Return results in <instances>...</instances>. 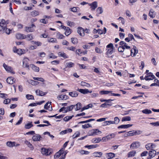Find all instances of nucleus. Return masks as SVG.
I'll return each instance as SVG.
<instances>
[{"mask_svg": "<svg viewBox=\"0 0 159 159\" xmlns=\"http://www.w3.org/2000/svg\"><path fill=\"white\" fill-rule=\"evenodd\" d=\"M67 153L66 151H65V150H60L55 155L54 157L55 158H57L60 157L59 159H64L65 158Z\"/></svg>", "mask_w": 159, "mask_h": 159, "instance_id": "1", "label": "nucleus"}, {"mask_svg": "<svg viewBox=\"0 0 159 159\" xmlns=\"http://www.w3.org/2000/svg\"><path fill=\"white\" fill-rule=\"evenodd\" d=\"M36 26L34 24H32L30 27H25V31L27 32H32L34 31Z\"/></svg>", "mask_w": 159, "mask_h": 159, "instance_id": "2", "label": "nucleus"}, {"mask_svg": "<svg viewBox=\"0 0 159 159\" xmlns=\"http://www.w3.org/2000/svg\"><path fill=\"white\" fill-rule=\"evenodd\" d=\"M140 145L141 143L139 142L136 141L133 142L131 144L130 148H131L137 149L139 148Z\"/></svg>", "mask_w": 159, "mask_h": 159, "instance_id": "3", "label": "nucleus"}, {"mask_svg": "<svg viewBox=\"0 0 159 159\" xmlns=\"http://www.w3.org/2000/svg\"><path fill=\"white\" fill-rule=\"evenodd\" d=\"M133 47V48L131 50L130 49V51L131 52V56L132 57H134L138 53V50L135 46L134 45Z\"/></svg>", "mask_w": 159, "mask_h": 159, "instance_id": "4", "label": "nucleus"}, {"mask_svg": "<svg viewBox=\"0 0 159 159\" xmlns=\"http://www.w3.org/2000/svg\"><path fill=\"white\" fill-rule=\"evenodd\" d=\"M3 66L7 71L12 74L15 73V72L13 71V69L11 66H7L5 63L3 64Z\"/></svg>", "mask_w": 159, "mask_h": 159, "instance_id": "5", "label": "nucleus"}, {"mask_svg": "<svg viewBox=\"0 0 159 159\" xmlns=\"http://www.w3.org/2000/svg\"><path fill=\"white\" fill-rule=\"evenodd\" d=\"M147 75L144 78V79L146 80H153L155 78V76L151 72L148 73Z\"/></svg>", "mask_w": 159, "mask_h": 159, "instance_id": "6", "label": "nucleus"}, {"mask_svg": "<svg viewBox=\"0 0 159 159\" xmlns=\"http://www.w3.org/2000/svg\"><path fill=\"white\" fill-rule=\"evenodd\" d=\"M29 60L27 58H25L23 60V66L24 67L27 68L29 70V66L28 65V62Z\"/></svg>", "mask_w": 159, "mask_h": 159, "instance_id": "7", "label": "nucleus"}, {"mask_svg": "<svg viewBox=\"0 0 159 159\" xmlns=\"http://www.w3.org/2000/svg\"><path fill=\"white\" fill-rule=\"evenodd\" d=\"M41 152L43 155L48 156L51 154L52 151V150H41Z\"/></svg>", "mask_w": 159, "mask_h": 159, "instance_id": "8", "label": "nucleus"}, {"mask_svg": "<svg viewBox=\"0 0 159 159\" xmlns=\"http://www.w3.org/2000/svg\"><path fill=\"white\" fill-rule=\"evenodd\" d=\"M7 23L5 20L2 19L0 22V26L1 27L3 30H5L7 27Z\"/></svg>", "mask_w": 159, "mask_h": 159, "instance_id": "9", "label": "nucleus"}, {"mask_svg": "<svg viewBox=\"0 0 159 159\" xmlns=\"http://www.w3.org/2000/svg\"><path fill=\"white\" fill-rule=\"evenodd\" d=\"M7 145L10 148H12L14 146H17L20 145L19 144L16 143L15 142H12L11 141H8L6 143Z\"/></svg>", "mask_w": 159, "mask_h": 159, "instance_id": "10", "label": "nucleus"}, {"mask_svg": "<svg viewBox=\"0 0 159 159\" xmlns=\"http://www.w3.org/2000/svg\"><path fill=\"white\" fill-rule=\"evenodd\" d=\"M89 5L91 6L92 11L94 10L98 7V2L96 1H94L91 3H89Z\"/></svg>", "mask_w": 159, "mask_h": 159, "instance_id": "11", "label": "nucleus"}, {"mask_svg": "<svg viewBox=\"0 0 159 159\" xmlns=\"http://www.w3.org/2000/svg\"><path fill=\"white\" fill-rule=\"evenodd\" d=\"M77 91L80 92L84 94H86L88 93H91L92 92V91H89L88 89H78L77 90Z\"/></svg>", "mask_w": 159, "mask_h": 159, "instance_id": "12", "label": "nucleus"}, {"mask_svg": "<svg viewBox=\"0 0 159 159\" xmlns=\"http://www.w3.org/2000/svg\"><path fill=\"white\" fill-rule=\"evenodd\" d=\"M122 46L123 47L124 49L125 50V52H126L127 54L129 55V53L130 48L129 46L127 45L126 43H125L123 45H122Z\"/></svg>", "mask_w": 159, "mask_h": 159, "instance_id": "13", "label": "nucleus"}, {"mask_svg": "<svg viewBox=\"0 0 159 159\" xmlns=\"http://www.w3.org/2000/svg\"><path fill=\"white\" fill-rule=\"evenodd\" d=\"M77 32L81 36H84L85 35L84 30L82 27H78Z\"/></svg>", "mask_w": 159, "mask_h": 159, "instance_id": "14", "label": "nucleus"}, {"mask_svg": "<svg viewBox=\"0 0 159 159\" xmlns=\"http://www.w3.org/2000/svg\"><path fill=\"white\" fill-rule=\"evenodd\" d=\"M42 138L40 135L39 134H36L33 136L32 138L33 140L34 141H39Z\"/></svg>", "mask_w": 159, "mask_h": 159, "instance_id": "15", "label": "nucleus"}, {"mask_svg": "<svg viewBox=\"0 0 159 159\" xmlns=\"http://www.w3.org/2000/svg\"><path fill=\"white\" fill-rule=\"evenodd\" d=\"M16 49V51H15L14 49L13 50V52H14L17 53L19 55H21L22 54H24L25 53V50L22 49Z\"/></svg>", "mask_w": 159, "mask_h": 159, "instance_id": "16", "label": "nucleus"}, {"mask_svg": "<svg viewBox=\"0 0 159 159\" xmlns=\"http://www.w3.org/2000/svg\"><path fill=\"white\" fill-rule=\"evenodd\" d=\"M145 147L146 149H153L156 148V145L152 143H148L146 145Z\"/></svg>", "mask_w": 159, "mask_h": 159, "instance_id": "17", "label": "nucleus"}, {"mask_svg": "<svg viewBox=\"0 0 159 159\" xmlns=\"http://www.w3.org/2000/svg\"><path fill=\"white\" fill-rule=\"evenodd\" d=\"M51 105V102H48L46 103L44 106V109L48 110L50 111H51L52 110V107H51L50 108V106Z\"/></svg>", "mask_w": 159, "mask_h": 159, "instance_id": "18", "label": "nucleus"}, {"mask_svg": "<svg viewBox=\"0 0 159 159\" xmlns=\"http://www.w3.org/2000/svg\"><path fill=\"white\" fill-rule=\"evenodd\" d=\"M7 82L10 84H12L15 82V79L12 77H8L6 80Z\"/></svg>", "mask_w": 159, "mask_h": 159, "instance_id": "19", "label": "nucleus"}, {"mask_svg": "<svg viewBox=\"0 0 159 159\" xmlns=\"http://www.w3.org/2000/svg\"><path fill=\"white\" fill-rule=\"evenodd\" d=\"M75 106H74V105H71L66 107H65V112L64 113H65L68 111H71L75 107Z\"/></svg>", "mask_w": 159, "mask_h": 159, "instance_id": "20", "label": "nucleus"}, {"mask_svg": "<svg viewBox=\"0 0 159 159\" xmlns=\"http://www.w3.org/2000/svg\"><path fill=\"white\" fill-rule=\"evenodd\" d=\"M77 152L81 155H88L90 152L84 150H79Z\"/></svg>", "mask_w": 159, "mask_h": 159, "instance_id": "21", "label": "nucleus"}, {"mask_svg": "<svg viewBox=\"0 0 159 159\" xmlns=\"http://www.w3.org/2000/svg\"><path fill=\"white\" fill-rule=\"evenodd\" d=\"M25 39H26L28 41H30L34 39L33 35L32 34H28L27 35H25Z\"/></svg>", "mask_w": 159, "mask_h": 159, "instance_id": "22", "label": "nucleus"}, {"mask_svg": "<svg viewBox=\"0 0 159 159\" xmlns=\"http://www.w3.org/2000/svg\"><path fill=\"white\" fill-rule=\"evenodd\" d=\"M132 125L127 124L124 125L119 126L118 127V129H126L132 126Z\"/></svg>", "mask_w": 159, "mask_h": 159, "instance_id": "23", "label": "nucleus"}, {"mask_svg": "<svg viewBox=\"0 0 159 159\" xmlns=\"http://www.w3.org/2000/svg\"><path fill=\"white\" fill-rule=\"evenodd\" d=\"M59 56L63 57L64 59L67 58L68 57V56L63 52H60L58 53Z\"/></svg>", "mask_w": 159, "mask_h": 159, "instance_id": "24", "label": "nucleus"}, {"mask_svg": "<svg viewBox=\"0 0 159 159\" xmlns=\"http://www.w3.org/2000/svg\"><path fill=\"white\" fill-rule=\"evenodd\" d=\"M149 16L151 18H154L155 17V12L153 9H151L150 10L149 13Z\"/></svg>", "mask_w": 159, "mask_h": 159, "instance_id": "25", "label": "nucleus"}, {"mask_svg": "<svg viewBox=\"0 0 159 159\" xmlns=\"http://www.w3.org/2000/svg\"><path fill=\"white\" fill-rule=\"evenodd\" d=\"M25 35L20 33H17L16 34V37L18 39H25Z\"/></svg>", "mask_w": 159, "mask_h": 159, "instance_id": "26", "label": "nucleus"}, {"mask_svg": "<svg viewBox=\"0 0 159 159\" xmlns=\"http://www.w3.org/2000/svg\"><path fill=\"white\" fill-rule=\"evenodd\" d=\"M57 98L59 100H65L67 99L68 96L66 95H61L58 96Z\"/></svg>", "mask_w": 159, "mask_h": 159, "instance_id": "27", "label": "nucleus"}, {"mask_svg": "<svg viewBox=\"0 0 159 159\" xmlns=\"http://www.w3.org/2000/svg\"><path fill=\"white\" fill-rule=\"evenodd\" d=\"M106 156L108 159H110L115 157V154L112 153H109L106 154Z\"/></svg>", "mask_w": 159, "mask_h": 159, "instance_id": "28", "label": "nucleus"}, {"mask_svg": "<svg viewBox=\"0 0 159 159\" xmlns=\"http://www.w3.org/2000/svg\"><path fill=\"white\" fill-rule=\"evenodd\" d=\"M93 155L95 157H101L102 155V153L100 152H95L93 153Z\"/></svg>", "mask_w": 159, "mask_h": 159, "instance_id": "29", "label": "nucleus"}, {"mask_svg": "<svg viewBox=\"0 0 159 159\" xmlns=\"http://www.w3.org/2000/svg\"><path fill=\"white\" fill-rule=\"evenodd\" d=\"M69 95L72 97H76L78 96V93L76 91L70 92L69 93Z\"/></svg>", "mask_w": 159, "mask_h": 159, "instance_id": "30", "label": "nucleus"}, {"mask_svg": "<svg viewBox=\"0 0 159 159\" xmlns=\"http://www.w3.org/2000/svg\"><path fill=\"white\" fill-rule=\"evenodd\" d=\"M74 63L71 62H67L66 64V68H71L73 67L74 66Z\"/></svg>", "mask_w": 159, "mask_h": 159, "instance_id": "31", "label": "nucleus"}, {"mask_svg": "<svg viewBox=\"0 0 159 159\" xmlns=\"http://www.w3.org/2000/svg\"><path fill=\"white\" fill-rule=\"evenodd\" d=\"M30 66L36 72L39 71V67L35 66L33 64L30 65Z\"/></svg>", "mask_w": 159, "mask_h": 159, "instance_id": "32", "label": "nucleus"}, {"mask_svg": "<svg viewBox=\"0 0 159 159\" xmlns=\"http://www.w3.org/2000/svg\"><path fill=\"white\" fill-rule=\"evenodd\" d=\"M36 93L37 95L43 96L45 95L44 93L39 89L36 90Z\"/></svg>", "mask_w": 159, "mask_h": 159, "instance_id": "33", "label": "nucleus"}, {"mask_svg": "<svg viewBox=\"0 0 159 159\" xmlns=\"http://www.w3.org/2000/svg\"><path fill=\"white\" fill-rule=\"evenodd\" d=\"M29 83L33 85H36L38 84L39 83L38 81H34L32 80H30L28 81Z\"/></svg>", "mask_w": 159, "mask_h": 159, "instance_id": "34", "label": "nucleus"}, {"mask_svg": "<svg viewBox=\"0 0 159 159\" xmlns=\"http://www.w3.org/2000/svg\"><path fill=\"white\" fill-rule=\"evenodd\" d=\"M33 126V125L32 124V122H31L25 124V128L26 129H29Z\"/></svg>", "mask_w": 159, "mask_h": 159, "instance_id": "35", "label": "nucleus"}, {"mask_svg": "<svg viewBox=\"0 0 159 159\" xmlns=\"http://www.w3.org/2000/svg\"><path fill=\"white\" fill-rule=\"evenodd\" d=\"M48 41L49 42L57 43V41L56 39L48 38Z\"/></svg>", "mask_w": 159, "mask_h": 159, "instance_id": "36", "label": "nucleus"}, {"mask_svg": "<svg viewBox=\"0 0 159 159\" xmlns=\"http://www.w3.org/2000/svg\"><path fill=\"white\" fill-rule=\"evenodd\" d=\"M156 151L155 150H152L149 153V156L151 157H153L155 155L156 153Z\"/></svg>", "mask_w": 159, "mask_h": 159, "instance_id": "37", "label": "nucleus"}, {"mask_svg": "<svg viewBox=\"0 0 159 159\" xmlns=\"http://www.w3.org/2000/svg\"><path fill=\"white\" fill-rule=\"evenodd\" d=\"M93 107V105L92 104H89L88 105H87L86 106H85L83 107L81 109V111H83L84 110L88 109L90 108H92Z\"/></svg>", "mask_w": 159, "mask_h": 159, "instance_id": "38", "label": "nucleus"}, {"mask_svg": "<svg viewBox=\"0 0 159 159\" xmlns=\"http://www.w3.org/2000/svg\"><path fill=\"white\" fill-rule=\"evenodd\" d=\"M97 144H94L90 145H86L84 147L86 148H88L89 149L94 148H96Z\"/></svg>", "mask_w": 159, "mask_h": 159, "instance_id": "39", "label": "nucleus"}, {"mask_svg": "<svg viewBox=\"0 0 159 159\" xmlns=\"http://www.w3.org/2000/svg\"><path fill=\"white\" fill-rule=\"evenodd\" d=\"M113 48L107 49V51L106 52L107 55L109 56L112 54L113 52Z\"/></svg>", "mask_w": 159, "mask_h": 159, "instance_id": "40", "label": "nucleus"}, {"mask_svg": "<svg viewBox=\"0 0 159 159\" xmlns=\"http://www.w3.org/2000/svg\"><path fill=\"white\" fill-rule=\"evenodd\" d=\"M112 92L111 91H107V90H102L100 92V93L102 95L103 94H108L109 93H111Z\"/></svg>", "mask_w": 159, "mask_h": 159, "instance_id": "41", "label": "nucleus"}, {"mask_svg": "<svg viewBox=\"0 0 159 159\" xmlns=\"http://www.w3.org/2000/svg\"><path fill=\"white\" fill-rule=\"evenodd\" d=\"M74 106H75V109L76 111L79 110L81 107V104L80 102L78 103L76 105Z\"/></svg>", "mask_w": 159, "mask_h": 159, "instance_id": "42", "label": "nucleus"}, {"mask_svg": "<svg viewBox=\"0 0 159 159\" xmlns=\"http://www.w3.org/2000/svg\"><path fill=\"white\" fill-rule=\"evenodd\" d=\"M142 112L146 114H149L152 113V112L150 110L147 109H145L142 111Z\"/></svg>", "mask_w": 159, "mask_h": 159, "instance_id": "43", "label": "nucleus"}, {"mask_svg": "<svg viewBox=\"0 0 159 159\" xmlns=\"http://www.w3.org/2000/svg\"><path fill=\"white\" fill-rule=\"evenodd\" d=\"M80 84L83 86H85L87 87H90L91 86L90 84L89 83H86L84 81H82L81 82Z\"/></svg>", "mask_w": 159, "mask_h": 159, "instance_id": "44", "label": "nucleus"}, {"mask_svg": "<svg viewBox=\"0 0 159 159\" xmlns=\"http://www.w3.org/2000/svg\"><path fill=\"white\" fill-rule=\"evenodd\" d=\"M57 37L58 39H63L65 38V36L63 34H60L59 32H58L57 34Z\"/></svg>", "mask_w": 159, "mask_h": 159, "instance_id": "45", "label": "nucleus"}, {"mask_svg": "<svg viewBox=\"0 0 159 159\" xmlns=\"http://www.w3.org/2000/svg\"><path fill=\"white\" fill-rule=\"evenodd\" d=\"M57 115V114L52 116H48V117L49 118L55 117L57 119H61L64 116V115H61L58 116H56Z\"/></svg>", "mask_w": 159, "mask_h": 159, "instance_id": "46", "label": "nucleus"}, {"mask_svg": "<svg viewBox=\"0 0 159 159\" xmlns=\"http://www.w3.org/2000/svg\"><path fill=\"white\" fill-rule=\"evenodd\" d=\"M127 136H131L135 135V130H131L126 133Z\"/></svg>", "mask_w": 159, "mask_h": 159, "instance_id": "47", "label": "nucleus"}, {"mask_svg": "<svg viewBox=\"0 0 159 159\" xmlns=\"http://www.w3.org/2000/svg\"><path fill=\"white\" fill-rule=\"evenodd\" d=\"M136 153V152L134 151H132L130 152H129L128 154V157H131L134 156Z\"/></svg>", "mask_w": 159, "mask_h": 159, "instance_id": "48", "label": "nucleus"}, {"mask_svg": "<svg viewBox=\"0 0 159 159\" xmlns=\"http://www.w3.org/2000/svg\"><path fill=\"white\" fill-rule=\"evenodd\" d=\"M71 33V30L69 28H67V29H66V31L65 32V34L66 36H68Z\"/></svg>", "mask_w": 159, "mask_h": 159, "instance_id": "49", "label": "nucleus"}, {"mask_svg": "<svg viewBox=\"0 0 159 159\" xmlns=\"http://www.w3.org/2000/svg\"><path fill=\"white\" fill-rule=\"evenodd\" d=\"M39 14V11H32L31 12V15L33 16H35L38 15Z\"/></svg>", "mask_w": 159, "mask_h": 159, "instance_id": "50", "label": "nucleus"}, {"mask_svg": "<svg viewBox=\"0 0 159 159\" xmlns=\"http://www.w3.org/2000/svg\"><path fill=\"white\" fill-rule=\"evenodd\" d=\"M71 42L74 44L78 43V39L76 38H72L71 39Z\"/></svg>", "mask_w": 159, "mask_h": 159, "instance_id": "51", "label": "nucleus"}, {"mask_svg": "<svg viewBox=\"0 0 159 159\" xmlns=\"http://www.w3.org/2000/svg\"><path fill=\"white\" fill-rule=\"evenodd\" d=\"M114 120V121H113V124H117L120 121V119L117 117H115Z\"/></svg>", "mask_w": 159, "mask_h": 159, "instance_id": "52", "label": "nucleus"}, {"mask_svg": "<svg viewBox=\"0 0 159 159\" xmlns=\"http://www.w3.org/2000/svg\"><path fill=\"white\" fill-rule=\"evenodd\" d=\"M131 120V117L129 116H125L122 118V121H130Z\"/></svg>", "mask_w": 159, "mask_h": 159, "instance_id": "53", "label": "nucleus"}, {"mask_svg": "<svg viewBox=\"0 0 159 159\" xmlns=\"http://www.w3.org/2000/svg\"><path fill=\"white\" fill-rule=\"evenodd\" d=\"M95 129H92L89 131L88 134L90 136H93L95 135Z\"/></svg>", "mask_w": 159, "mask_h": 159, "instance_id": "54", "label": "nucleus"}, {"mask_svg": "<svg viewBox=\"0 0 159 159\" xmlns=\"http://www.w3.org/2000/svg\"><path fill=\"white\" fill-rule=\"evenodd\" d=\"M73 116H66L64 118V119H63L65 121H67L68 120H70V119H71Z\"/></svg>", "mask_w": 159, "mask_h": 159, "instance_id": "55", "label": "nucleus"}, {"mask_svg": "<svg viewBox=\"0 0 159 159\" xmlns=\"http://www.w3.org/2000/svg\"><path fill=\"white\" fill-rule=\"evenodd\" d=\"M97 12L99 14H101L103 12V10L102 7H98L96 10Z\"/></svg>", "mask_w": 159, "mask_h": 159, "instance_id": "56", "label": "nucleus"}, {"mask_svg": "<svg viewBox=\"0 0 159 159\" xmlns=\"http://www.w3.org/2000/svg\"><path fill=\"white\" fill-rule=\"evenodd\" d=\"M104 125H107L111 124H113V121L111 120L105 121L104 122Z\"/></svg>", "mask_w": 159, "mask_h": 159, "instance_id": "57", "label": "nucleus"}, {"mask_svg": "<svg viewBox=\"0 0 159 159\" xmlns=\"http://www.w3.org/2000/svg\"><path fill=\"white\" fill-rule=\"evenodd\" d=\"M107 106H111V104H108V103H107L105 102V103H103V104H101V106H100V107H103V108L107 107Z\"/></svg>", "mask_w": 159, "mask_h": 159, "instance_id": "58", "label": "nucleus"}, {"mask_svg": "<svg viewBox=\"0 0 159 159\" xmlns=\"http://www.w3.org/2000/svg\"><path fill=\"white\" fill-rule=\"evenodd\" d=\"M26 97L28 100L34 99V97L32 95L27 94Z\"/></svg>", "mask_w": 159, "mask_h": 159, "instance_id": "59", "label": "nucleus"}, {"mask_svg": "<svg viewBox=\"0 0 159 159\" xmlns=\"http://www.w3.org/2000/svg\"><path fill=\"white\" fill-rule=\"evenodd\" d=\"M33 79L35 80H37L41 82H43L44 81L43 79L41 77L39 78L34 77H33Z\"/></svg>", "mask_w": 159, "mask_h": 159, "instance_id": "60", "label": "nucleus"}, {"mask_svg": "<svg viewBox=\"0 0 159 159\" xmlns=\"http://www.w3.org/2000/svg\"><path fill=\"white\" fill-rule=\"evenodd\" d=\"M101 141L100 138H98L97 139H93V141L95 143H98L100 142Z\"/></svg>", "mask_w": 159, "mask_h": 159, "instance_id": "61", "label": "nucleus"}, {"mask_svg": "<svg viewBox=\"0 0 159 159\" xmlns=\"http://www.w3.org/2000/svg\"><path fill=\"white\" fill-rule=\"evenodd\" d=\"M82 127L83 128L86 129L91 127V125L90 124L88 123L85 124L84 125H82Z\"/></svg>", "mask_w": 159, "mask_h": 159, "instance_id": "62", "label": "nucleus"}, {"mask_svg": "<svg viewBox=\"0 0 159 159\" xmlns=\"http://www.w3.org/2000/svg\"><path fill=\"white\" fill-rule=\"evenodd\" d=\"M67 25L70 26H73L75 25L74 23L73 22H71L69 21H67Z\"/></svg>", "mask_w": 159, "mask_h": 159, "instance_id": "63", "label": "nucleus"}, {"mask_svg": "<svg viewBox=\"0 0 159 159\" xmlns=\"http://www.w3.org/2000/svg\"><path fill=\"white\" fill-rule=\"evenodd\" d=\"M150 125L155 126H159V122L157 121L156 122L151 123L150 124Z\"/></svg>", "mask_w": 159, "mask_h": 159, "instance_id": "64", "label": "nucleus"}]
</instances>
